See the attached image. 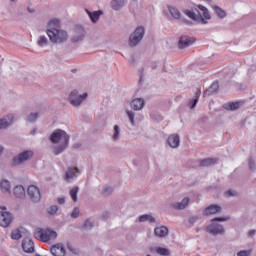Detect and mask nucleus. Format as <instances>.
Wrapping results in <instances>:
<instances>
[{
    "instance_id": "b1692460",
    "label": "nucleus",
    "mask_w": 256,
    "mask_h": 256,
    "mask_svg": "<svg viewBox=\"0 0 256 256\" xmlns=\"http://www.w3.org/2000/svg\"><path fill=\"white\" fill-rule=\"evenodd\" d=\"M13 123V115L5 116L4 118H0V130L7 129L9 125Z\"/></svg>"
},
{
    "instance_id": "ddd939ff",
    "label": "nucleus",
    "mask_w": 256,
    "mask_h": 256,
    "mask_svg": "<svg viewBox=\"0 0 256 256\" xmlns=\"http://www.w3.org/2000/svg\"><path fill=\"white\" fill-rule=\"evenodd\" d=\"M184 15L189 17V19H193V21H202V23H207V21L201 17V12H199V10H184Z\"/></svg>"
},
{
    "instance_id": "9d476101",
    "label": "nucleus",
    "mask_w": 256,
    "mask_h": 256,
    "mask_svg": "<svg viewBox=\"0 0 256 256\" xmlns=\"http://www.w3.org/2000/svg\"><path fill=\"white\" fill-rule=\"evenodd\" d=\"M207 233L210 235H223L225 233V228L219 224H210L206 227Z\"/></svg>"
},
{
    "instance_id": "79ce46f5",
    "label": "nucleus",
    "mask_w": 256,
    "mask_h": 256,
    "mask_svg": "<svg viewBox=\"0 0 256 256\" xmlns=\"http://www.w3.org/2000/svg\"><path fill=\"white\" fill-rule=\"evenodd\" d=\"M77 193H79L78 187H74L70 190V196L75 202H77Z\"/></svg>"
},
{
    "instance_id": "4468645a",
    "label": "nucleus",
    "mask_w": 256,
    "mask_h": 256,
    "mask_svg": "<svg viewBox=\"0 0 256 256\" xmlns=\"http://www.w3.org/2000/svg\"><path fill=\"white\" fill-rule=\"evenodd\" d=\"M190 201H191V199H189V197H185L180 202L172 203L171 208L176 209L177 211H183V209H187Z\"/></svg>"
},
{
    "instance_id": "f8f14e48",
    "label": "nucleus",
    "mask_w": 256,
    "mask_h": 256,
    "mask_svg": "<svg viewBox=\"0 0 256 256\" xmlns=\"http://www.w3.org/2000/svg\"><path fill=\"white\" fill-rule=\"evenodd\" d=\"M22 249L25 253H34L35 251V242L31 238H25L22 241Z\"/></svg>"
},
{
    "instance_id": "412c9836",
    "label": "nucleus",
    "mask_w": 256,
    "mask_h": 256,
    "mask_svg": "<svg viewBox=\"0 0 256 256\" xmlns=\"http://www.w3.org/2000/svg\"><path fill=\"white\" fill-rule=\"evenodd\" d=\"M81 173L78 168H68V170L65 173V179L67 181H71V179H75Z\"/></svg>"
},
{
    "instance_id": "423d86ee",
    "label": "nucleus",
    "mask_w": 256,
    "mask_h": 256,
    "mask_svg": "<svg viewBox=\"0 0 256 256\" xmlns=\"http://www.w3.org/2000/svg\"><path fill=\"white\" fill-rule=\"evenodd\" d=\"M0 210V227H9L13 223V214L7 211V207H1Z\"/></svg>"
},
{
    "instance_id": "a19ab883",
    "label": "nucleus",
    "mask_w": 256,
    "mask_h": 256,
    "mask_svg": "<svg viewBox=\"0 0 256 256\" xmlns=\"http://www.w3.org/2000/svg\"><path fill=\"white\" fill-rule=\"evenodd\" d=\"M126 115L131 123V125H135V112L131 110L126 111Z\"/></svg>"
},
{
    "instance_id": "393cba45",
    "label": "nucleus",
    "mask_w": 256,
    "mask_h": 256,
    "mask_svg": "<svg viewBox=\"0 0 256 256\" xmlns=\"http://www.w3.org/2000/svg\"><path fill=\"white\" fill-rule=\"evenodd\" d=\"M217 91H219V82L216 81L213 82L207 90H205L204 97H209L213 95V93H217Z\"/></svg>"
},
{
    "instance_id": "c756f323",
    "label": "nucleus",
    "mask_w": 256,
    "mask_h": 256,
    "mask_svg": "<svg viewBox=\"0 0 256 256\" xmlns=\"http://www.w3.org/2000/svg\"><path fill=\"white\" fill-rule=\"evenodd\" d=\"M119 137H121V128L119 125H115L112 132V141H119Z\"/></svg>"
},
{
    "instance_id": "4d7b16f0",
    "label": "nucleus",
    "mask_w": 256,
    "mask_h": 256,
    "mask_svg": "<svg viewBox=\"0 0 256 256\" xmlns=\"http://www.w3.org/2000/svg\"><path fill=\"white\" fill-rule=\"evenodd\" d=\"M27 11L29 12V13H35V9H33V8H27Z\"/></svg>"
},
{
    "instance_id": "4c0bfd02",
    "label": "nucleus",
    "mask_w": 256,
    "mask_h": 256,
    "mask_svg": "<svg viewBox=\"0 0 256 256\" xmlns=\"http://www.w3.org/2000/svg\"><path fill=\"white\" fill-rule=\"evenodd\" d=\"M39 119V113L38 112H32L26 117V121L28 123H35V121Z\"/></svg>"
},
{
    "instance_id": "39448f33",
    "label": "nucleus",
    "mask_w": 256,
    "mask_h": 256,
    "mask_svg": "<svg viewBox=\"0 0 256 256\" xmlns=\"http://www.w3.org/2000/svg\"><path fill=\"white\" fill-rule=\"evenodd\" d=\"M87 97V93L79 95V91L73 90L69 95V103L72 104L73 107H81V104L87 99Z\"/></svg>"
},
{
    "instance_id": "a18cd8bd",
    "label": "nucleus",
    "mask_w": 256,
    "mask_h": 256,
    "mask_svg": "<svg viewBox=\"0 0 256 256\" xmlns=\"http://www.w3.org/2000/svg\"><path fill=\"white\" fill-rule=\"evenodd\" d=\"M237 256H251V250H241L236 253Z\"/></svg>"
},
{
    "instance_id": "7ed1b4c3",
    "label": "nucleus",
    "mask_w": 256,
    "mask_h": 256,
    "mask_svg": "<svg viewBox=\"0 0 256 256\" xmlns=\"http://www.w3.org/2000/svg\"><path fill=\"white\" fill-rule=\"evenodd\" d=\"M145 37V28L143 26L137 27L129 37L130 47H137Z\"/></svg>"
},
{
    "instance_id": "bb28decb",
    "label": "nucleus",
    "mask_w": 256,
    "mask_h": 256,
    "mask_svg": "<svg viewBox=\"0 0 256 256\" xmlns=\"http://www.w3.org/2000/svg\"><path fill=\"white\" fill-rule=\"evenodd\" d=\"M199 97H201V90H198L196 92L195 98L188 102V107H190V109H195V107H197V103H199Z\"/></svg>"
},
{
    "instance_id": "e433bc0d",
    "label": "nucleus",
    "mask_w": 256,
    "mask_h": 256,
    "mask_svg": "<svg viewBox=\"0 0 256 256\" xmlns=\"http://www.w3.org/2000/svg\"><path fill=\"white\" fill-rule=\"evenodd\" d=\"M37 43L39 47H47L49 45V39H47V36L42 35L39 37Z\"/></svg>"
},
{
    "instance_id": "49530a36",
    "label": "nucleus",
    "mask_w": 256,
    "mask_h": 256,
    "mask_svg": "<svg viewBox=\"0 0 256 256\" xmlns=\"http://www.w3.org/2000/svg\"><path fill=\"white\" fill-rule=\"evenodd\" d=\"M80 210L78 207H75L71 213L72 219H77L79 217Z\"/></svg>"
},
{
    "instance_id": "f257e3e1",
    "label": "nucleus",
    "mask_w": 256,
    "mask_h": 256,
    "mask_svg": "<svg viewBox=\"0 0 256 256\" xmlns=\"http://www.w3.org/2000/svg\"><path fill=\"white\" fill-rule=\"evenodd\" d=\"M46 34L48 35L50 41L52 43H56L57 45L67 43L69 39V33H67L66 30L59 29V28L47 29Z\"/></svg>"
},
{
    "instance_id": "2f4dec72",
    "label": "nucleus",
    "mask_w": 256,
    "mask_h": 256,
    "mask_svg": "<svg viewBox=\"0 0 256 256\" xmlns=\"http://www.w3.org/2000/svg\"><path fill=\"white\" fill-rule=\"evenodd\" d=\"M215 163H217V159L207 158L200 161V167H209L211 165H215Z\"/></svg>"
},
{
    "instance_id": "a211bd4d",
    "label": "nucleus",
    "mask_w": 256,
    "mask_h": 256,
    "mask_svg": "<svg viewBox=\"0 0 256 256\" xmlns=\"http://www.w3.org/2000/svg\"><path fill=\"white\" fill-rule=\"evenodd\" d=\"M217 213H221V206L217 204H212L203 211V215H217Z\"/></svg>"
},
{
    "instance_id": "7c9ffc66",
    "label": "nucleus",
    "mask_w": 256,
    "mask_h": 256,
    "mask_svg": "<svg viewBox=\"0 0 256 256\" xmlns=\"http://www.w3.org/2000/svg\"><path fill=\"white\" fill-rule=\"evenodd\" d=\"M67 145H69V143L63 142L58 146H54V155H61V153L67 149Z\"/></svg>"
},
{
    "instance_id": "09e8293b",
    "label": "nucleus",
    "mask_w": 256,
    "mask_h": 256,
    "mask_svg": "<svg viewBox=\"0 0 256 256\" xmlns=\"http://www.w3.org/2000/svg\"><path fill=\"white\" fill-rule=\"evenodd\" d=\"M248 165L252 171H255V161L253 160V158H250L248 160Z\"/></svg>"
},
{
    "instance_id": "58836bf2",
    "label": "nucleus",
    "mask_w": 256,
    "mask_h": 256,
    "mask_svg": "<svg viewBox=\"0 0 256 256\" xmlns=\"http://www.w3.org/2000/svg\"><path fill=\"white\" fill-rule=\"evenodd\" d=\"M82 229L84 231H91V229H93V222L91 221V219H87L83 226H82Z\"/></svg>"
},
{
    "instance_id": "bf43d9fd",
    "label": "nucleus",
    "mask_w": 256,
    "mask_h": 256,
    "mask_svg": "<svg viewBox=\"0 0 256 256\" xmlns=\"http://www.w3.org/2000/svg\"><path fill=\"white\" fill-rule=\"evenodd\" d=\"M35 133H37V129H33V130L31 131V135H35Z\"/></svg>"
},
{
    "instance_id": "dca6fc26",
    "label": "nucleus",
    "mask_w": 256,
    "mask_h": 256,
    "mask_svg": "<svg viewBox=\"0 0 256 256\" xmlns=\"http://www.w3.org/2000/svg\"><path fill=\"white\" fill-rule=\"evenodd\" d=\"M130 107L134 111H141L145 107V100L143 98H134L130 103Z\"/></svg>"
},
{
    "instance_id": "cd10ccee",
    "label": "nucleus",
    "mask_w": 256,
    "mask_h": 256,
    "mask_svg": "<svg viewBox=\"0 0 256 256\" xmlns=\"http://www.w3.org/2000/svg\"><path fill=\"white\" fill-rule=\"evenodd\" d=\"M240 106L241 103L239 102H229L227 104H224V109H226V111H237Z\"/></svg>"
},
{
    "instance_id": "2eb2a0df",
    "label": "nucleus",
    "mask_w": 256,
    "mask_h": 256,
    "mask_svg": "<svg viewBox=\"0 0 256 256\" xmlns=\"http://www.w3.org/2000/svg\"><path fill=\"white\" fill-rule=\"evenodd\" d=\"M50 253L53 256H65V246L61 243L55 244L50 248Z\"/></svg>"
},
{
    "instance_id": "1a4fd4ad",
    "label": "nucleus",
    "mask_w": 256,
    "mask_h": 256,
    "mask_svg": "<svg viewBox=\"0 0 256 256\" xmlns=\"http://www.w3.org/2000/svg\"><path fill=\"white\" fill-rule=\"evenodd\" d=\"M86 35L87 31H85V28H83V26H77L71 41L72 43H81V41L85 40Z\"/></svg>"
},
{
    "instance_id": "8fccbe9b",
    "label": "nucleus",
    "mask_w": 256,
    "mask_h": 256,
    "mask_svg": "<svg viewBox=\"0 0 256 256\" xmlns=\"http://www.w3.org/2000/svg\"><path fill=\"white\" fill-rule=\"evenodd\" d=\"M229 218H224V217H215L212 219V222H215V221H219L220 223H223L225 221H228Z\"/></svg>"
},
{
    "instance_id": "e2e57ef3",
    "label": "nucleus",
    "mask_w": 256,
    "mask_h": 256,
    "mask_svg": "<svg viewBox=\"0 0 256 256\" xmlns=\"http://www.w3.org/2000/svg\"><path fill=\"white\" fill-rule=\"evenodd\" d=\"M10 1H12V3H15V0H10Z\"/></svg>"
},
{
    "instance_id": "3c124183",
    "label": "nucleus",
    "mask_w": 256,
    "mask_h": 256,
    "mask_svg": "<svg viewBox=\"0 0 256 256\" xmlns=\"http://www.w3.org/2000/svg\"><path fill=\"white\" fill-rule=\"evenodd\" d=\"M197 221H199V217H197V216H192V217L189 219L190 225H194V223H197Z\"/></svg>"
},
{
    "instance_id": "6e6d98bb",
    "label": "nucleus",
    "mask_w": 256,
    "mask_h": 256,
    "mask_svg": "<svg viewBox=\"0 0 256 256\" xmlns=\"http://www.w3.org/2000/svg\"><path fill=\"white\" fill-rule=\"evenodd\" d=\"M3 151H5V147L3 145H0V157L3 155Z\"/></svg>"
},
{
    "instance_id": "de8ad7c7",
    "label": "nucleus",
    "mask_w": 256,
    "mask_h": 256,
    "mask_svg": "<svg viewBox=\"0 0 256 256\" xmlns=\"http://www.w3.org/2000/svg\"><path fill=\"white\" fill-rule=\"evenodd\" d=\"M237 195V192L235 190H228L225 192L226 197H235Z\"/></svg>"
},
{
    "instance_id": "c9c22d12",
    "label": "nucleus",
    "mask_w": 256,
    "mask_h": 256,
    "mask_svg": "<svg viewBox=\"0 0 256 256\" xmlns=\"http://www.w3.org/2000/svg\"><path fill=\"white\" fill-rule=\"evenodd\" d=\"M155 253H157L158 255H161V256L171 255V252L169 251V249L163 248V247H156L155 248Z\"/></svg>"
},
{
    "instance_id": "4be33fe9",
    "label": "nucleus",
    "mask_w": 256,
    "mask_h": 256,
    "mask_svg": "<svg viewBox=\"0 0 256 256\" xmlns=\"http://www.w3.org/2000/svg\"><path fill=\"white\" fill-rule=\"evenodd\" d=\"M13 195L17 199H25V188L22 185H17L13 189Z\"/></svg>"
},
{
    "instance_id": "5fc2aeb1",
    "label": "nucleus",
    "mask_w": 256,
    "mask_h": 256,
    "mask_svg": "<svg viewBox=\"0 0 256 256\" xmlns=\"http://www.w3.org/2000/svg\"><path fill=\"white\" fill-rule=\"evenodd\" d=\"M139 83H143V69L140 70V79Z\"/></svg>"
},
{
    "instance_id": "6e6552de",
    "label": "nucleus",
    "mask_w": 256,
    "mask_h": 256,
    "mask_svg": "<svg viewBox=\"0 0 256 256\" xmlns=\"http://www.w3.org/2000/svg\"><path fill=\"white\" fill-rule=\"evenodd\" d=\"M31 157H33V151L26 150L20 153L18 156L14 157L13 165H21L22 163H25V161H29Z\"/></svg>"
},
{
    "instance_id": "aec40b11",
    "label": "nucleus",
    "mask_w": 256,
    "mask_h": 256,
    "mask_svg": "<svg viewBox=\"0 0 256 256\" xmlns=\"http://www.w3.org/2000/svg\"><path fill=\"white\" fill-rule=\"evenodd\" d=\"M85 11H86L88 17L90 18V21H92L93 23H97V21H99V18L103 14V12L101 10L91 12V11H89V9H86Z\"/></svg>"
},
{
    "instance_id": "f03ea898",
    "label": "nucleus",
    "mask_w": 256,
    "mask_h": 256,
    "mask_svg": "<svg viewBox=\"0 0 256 256\" xmlns=\"http://www.w3.org/2000/svg\"><path fill=\"white\" fill-rule=\"evenodd\" d=\"M34 237L43 243H49V241L57 239V232L51 229L38 228L34 232Z\"/></svg>"
},
{
    "instance_id": "603ef678",
    "label": "nucleus",
    "mask_w": 256,
    "mask_h": 256,
    "mask_svg": "<svg viewBox=\"0 0 256 256\" xmlns=\"http://www.w3.org/2000/svg\"><path fill=\"white\" fill-rule=\"evenodd\" d=\"M104 195H109L111 193H113V188L111 187H106L103 191Z\"/></svg>"
},
{
    "instance_id": "13d9d810",
    "label": "nucleus",
    "mask_w": 256,
    "mask_h": 256,
    "mask_svg": "<svg viewBox=\"0 0 256 256\" xmlns=\"http://www.w3.org/2000/svg\"><path fill=\"white\" fill-rule=\"evenodd\" d=\"M249 235H250V237H252V235H255V230L250 231Z\"/></svg>"
},
{
    "instance_id": "f3484780",
    "label": "nucleus",
    "mask_w": 256,
    "mask_h": 256,
    "mask_svg": "<svg viewBox=\"0 0 256 256\" xmlns=\"http://www.w3.org/2000/svg\"><path fill=\"white\" fill-rule=\"evenodd\" d=\"M167 143L169 145V147H171L172 149H177V147H179L181 140L179 138V135L177 134H172L167 138Z\"/></svg>"
},
{
    "instance_id": "a878e982",
    "label": "nucleus",
    "mask_w": 256,
    "mask_h": 256,
    "mask_svg": "<svg viewBox=\"0 0 256 256\" xmlns=\"http://www.w3.org/2000/svg\"><path fill=\"white\" fill-rule=\"evenodd\" d=\"M110 6L114 11H121L125 7V0H112Z\"/></svg>"
},
{
    "instance_id": "052dcab7",
    "label": "nucleus",
    "mask_w": 256,
    "mask_h": 256,
    "mask_svg": "<svg viewBox=\"0 0 256 256\" xmlns=\"http://www.w3.org/2000/svg\"><path fill=\"white\" fill-rule=\"evenodd\" d=\"M133 63H135V58H131L130 60V64L133 65Z\"/></svg>"
},
{
    "instance_id": "20e7f679",
    "label": "nucleus",
    "mask_w": 256,
    "mask_h": 256,
    "mask_svg": "<svg viewBox=\"0 0 256 256\" xmlns=\"http://www.w3.org/2000/svg\"><path fill=\"white\" fill-rule=\"evenodd\" d=\"M69 134L65 130L58 129L50 135L51 143H69Z\"/></svg>"
},
{
    "instance_id": "f704fd0d",
    "label": "nucleus",
    "mask_w": 256,
    "mask_h": 256,
    "mask_svg": "<svg viewBox=\"0 0 256 256\" xmlns=\"http://www.w3.org/2000/svg\"><path fill=\"white\" fill-rule=\"evenodd\" d=\"M48 29H57V27H59V25H61V20L57 19V18H54V19H51L48 23Z\"/></svg>"
},
{
    "instance_id": "680f3d73",
    "label": "nucleus",
    "mask_w": 256,
    "mask_h": 256,
    "mask_svg": "<svg viewBox=\"0 0 256 256\" xmlns=\"http://www.w3.org/2000/svg\"><path fill=\"white\" fill-rule=\"evenodd\" d=\"M68 248H69L70 251H73V250L71 249V246H68Z\"/></svg>"
},
{
    "instance_id": "72a5a7b5",
    "label": "nucleus",
    "mask_w": 256,
    "mask_h": 256,
    "mask_svg": "<svg viewBox=\"0 0 256 256\" xmlns=\"http://www.w3.org/2000/svg\"><path fill=\"white\" fill-rule=\"evenodd\" d=\"M146 221H148L149 223H155V217L149 214H144L139 217L140 223H145Z\"/></svg>"
},
{
    "instance_id": "9b49d317",
    "label": "nucleus",
    "mask_w": 256,
    "mask_h": 256,
    "mask_svg": "<svg viewBox=\"0 0 256 256\" xmlns=\"http://www.w3.org/2000/svg\"><path fill=\"white\" fill-rule=\"evenodd\" d=\"M194 43H195L194 37L182 36L179 39L178 47L179 49H187V47H190V45H193Z\"/></svg>"
},
{
    "instance_id": "ea45409f",
    "label": "nucleus",
    "mask_w": 256,
    "mask_h": 256,
    "mask_svg": "<svg viewBox=\"0 0 256 256\" xmlns=\"http://www.w3.org/2000/svg\"><path fill=\"white\" fill-rule=\"evenodd\" d=\"M198 9L200 11H202L203 16L205 17V19H211V15L209 14V10L205 6L199 5Z\"/></svg>"
},
{
    "instance_id": "37998d69",
    "label": "nucleus",
    "mask_w": 256,
    "mask_h": 256,
    "mask_svg": "<svg viewBox=\"0 0 256 256\" xmlns=\"http://www.w3.org/2000/svg\"><path fill=\"white\" fill-rule=\"evenodd\" d=\"M11 237H12V239L17 241V240L21 239L23 236L21 235L20 230H14L11 234Z\"/></svg>"
},
{
    "instance_id": "864d4df0",
    "label": "nucleus",
    "mask_w": 256,
    "mask_h": 256,
    "mask_svg": "<svg viewBox=\"0 0 256 256\" xmlns=\"http://www.w3.org/2000/svg\"><path fill=\"white\" fill-rule=\"evenodd\" d=\"M57 202L59 203V205H65V197L58 198Z\"/></svg>"
},
{
    "instance_id": "473e14b6",
    "label": "nucleus",
    "mask_w": 256,
    "mask_h": 256,
    "mask_svg": "<svg viewBox=\"0 0 256 256\" xmlns=\"http://www.w3.org/2000/svg\"><path fill=\"white\" fill-rule=\"evenodd\" d=\"M213 10L219 19H225V17H227V12H225V10H223L221 7L213 6Z\"/></svg>"
},
{
    "instance_id": "0eeeda50",
    "label": "nucleus",
    "mask_w": 256,
    "mask_h": 256,
    "mask_svg": "<svg viewBox=\"0 0 256 256\" xmlns=\"http://www.w3.org/2000/svg\"><path fill=\"white\" fill-rule=\"evenodd\" d=\"M27 193L33 203H39L41 201V191L37 186H28Z\"/></svg>"
},
{
    "instance_id": "6ab92c4d",
    "label": "nucleus",
    "mask_w": 256,
    "mask_h": 256,
    "mask_svg": "<svg viewBox=\"0 0 256 256\" xmlns=\"http://www.w3.org/2000/svg\"><path fill=\"white\" fill-rule=\"evenodd\" d=\"M0 191L1 193H8V195H11V182H9L7 179L1 180Z\"/></svg>"
},
{
    "instance_id": "c03bdc74",
    "label": "nucleus",
    "mask_w": 256,
    "mask_h": 256,
    "mask_svg": "<svg viewBox=\"0 0 256 256\" xmlns=\"http://www.w3.org/2000/svg\"><path fill=\"white\" fill-rule=\"evenodd\" d=\"M57 211H59V207H57V205H52L48 208L47 213L49 215H55V213H57Z\"/></svg>"
},
{
    "instance_id": "c85d7f7f",
    "label": "nucleus",
    "mask_w": 256,
    "mask_h": 256,
    "mask_svg": "<svg viewBox=\"0 0 256 256\" xmlns=\"http://www.w3.org/2000/svg\"><path fill=\"white\" fill-rule=\"evenodd\" d=\"M169 13L173 19H181V11L174 6H168Z\"/></svg>"
},
{
    "instance_id": "5701e85b",
    "label": "nucleus",
    "mask_w": 256,
    "mask_h": 256,
    "mask_svg": "<svg viewBox=\"0 0 256 256\" xmlns=\"http://www.w3.org/2000/svg\"><path fill=\"white\" fill-rule=\"evenodd\" d=\"M154 233L156 235V237H167V235H169V228H167L166 226H160V227H156L154 229Z\"/></svg>"
}]
</instances>
